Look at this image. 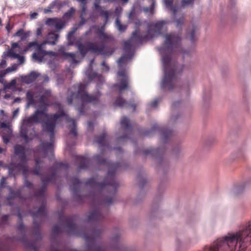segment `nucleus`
<instances>
[{
    "instance_id": "obj_36",
    "label": "nucleus",
    "mask_w": 251,
    "mask_h": 251,
    "mask_svg": "<svg viewBox=\"0 0 251 251\" xmlns=\"http://www.w3.org/2000/svg\"><path fill=\"white\" fill-rule=\"evenodd\" d=\"M64 55L66 57H70L72 59V63L75 64L79 62L77 60H76V55L74 53L72 52H68L64 53Z\"/></svg>"
},
{
    "instance_id": "obj_30",
    "label": "nucleus",
    "mask_w": 251,
    "mask_h": 251,
    "mask_svg": "<svg viewBox=\"0 0 251 251\" xmlns=\"http://www.w3.org/2000/svg\"><path fill=\"white\" fill-rule=\"evenodd\" d=\"M99 38L101 40L102 42L103 43L111 42L114 40V38L112 35L108 34L106 33L103 34L101 36H99Z\"/></svg>"
},
{
    "instance_id": "obj_15",
    "label": "nucleus",
    "mask_w": 251,
    "mask_h": 251,
    "mask_svg": "<svg viewBox=\"0 0 251 251\" xmlns=\"http://www.w3.org/2000/svg\"><path fill=\"white\" fill-rule=\"evenodd\" d=\"M121 127L123 128L126 132V134L118 138V141L121 142L122 141H124L125 139L128 138L127 134L131 133L132 132V126L130 123L129 119L126 116H124L122 118L120 122Z\"/></svg>"
},
{
    "instance_id": "obj_45",
    "label": "nucleus",
    "mask_w": 251,
    "mask_h": 251,
    "mask_svg": "<svg viewBox=\"0 0 251 251\" xmlns=\"http://www.w3.org/2000/svg\"><path fill=\"white\" fill-rule=\"evenodd\" d=\"M9 217V215H4L1 218V221L0 222V224H5L7 222L8 220V218Z\"/></svg>"
},
{
    "instance_id": "obj_51",
    "label": "nucleus",
    "mask_w": 251,
    "mask_h": 251,
    "mask_svg": "<svg viewBox=\"0 0 251 251\" xmlns=\"http://www.w3.org/2000/svg\"><path fill=\"white\" fill-rule=\"evenodd\" d=\"M16 58L18 59L20 64L23 63L25 61L24 57L23 56H21L19 54V56H18Z\"/></svg>"
},
{
    "instance_id": "obj_17",
    "label": "nucleus",
    "mask_w": 251,
    "mask_h": 251,
    "mask_svg": "<svg viewBox=\"0 0 251 251\" xmlns=\"http://www.w3.org/2000/svg\"><path fill=\"white\" fill-rule=\"evenodd\" d=\"M81 182L76 177H73L71 180L70 188L73 192V196L77 200L80 198L79 195V190L80 189Z\"/></svg>"
},
{
    "instance_id": "obj_63",
    "label": "nucleus",
    "mask_w": 251,
    "mask_h": 251,
    "mask_svg": "<svg viewBox=\"0 0 251 251\" xmlns=\"http://www.w3.org/2000/svg\"><path fill=\"white\" fill-rule=\"evenodd\" d=\"M177 118H174L173 116H172L171 118V120L172 121H175Z\"/></svg>"
},
{
    "instance_id": "obj_16",
    "label": "nucleus",
    "mask_w": 251,
    "mask_h": 251,
    "mask_svg": "<svg viewBox=\"0 0 251 251\" xmlns=\"http://www.w3.org/2000/svg\"><path fill=\"white\" fill-rule=\"evenodd\" d=\"M104 218L102 210L99 208L92 211L88 217L89 223H93L95 225L99 224Z\"/></svg>"
},
{
    "instance_id": "obj_58",
    "label": "nucleus",
    "mask_w": 251,
    "mask_h": 251,
    "mask_svg": "<svg viewBox=\"0 0 251 251\" xmlns=\"http://www.w3.org/2000/svg\"><path fill=\"white\" fill-rule=\"evenodd\" d=\"M19 112V109H17L16 110H15L13 112V117H15L17 116V115L18 114Z\"/></svg>"
},
{
    "instance_id": "obj_56",
    "label": "nucleus",
    "mask_w": 251,
    "mask_h": 251,
    "mask_svg": "<svg viewBox=\"0 0 251 251\" xmlns=\"http://www.w3.org/2000/svg\"><path fill=\"white\" fill-rule=\"evenodd\" d=\"M93 29H94V28H93L92 26L90 27V29L88 31H87L85 34H84V36H86L87 35H89L90 34L91 32V31Z\"/></svg>"
},
{
    "instance_id": "obj_32",
    "label": "nucleus",
    "mask_w": 251,
    "mask_h": 251,
    "mask_svg": "<svg viewBox=\"0 0 251 251\" xmlns=\"http://www.w3.org/2000/svg\"><path fill=\"white\" fill-rule=\"evenodd\" d=\"M116 26L118 30L121 32H125L127 28V25L122 24L118 19L116 21Z\"/></svg>"
},
{
    "instance_id": "obj_53",
    "label": "nucleus",
    "mask_w": 251,
    "mask_h": 251,
    "mask_svg": "<svg viewBox=\"0 0 251 251\" xmlns=\"http://www.w3.org/2000/svg\"><path fill=\"white\" fill-rule=\"evenodd\" d=\"M12 27H11L10 26V22H8L7 24L6 25V26H5V28L7 30V32L8 33H9L11 31V30L12 29Z\"/></svg>"
},
{
    "instance_id": "obj_42",
    "label": "nucleus",
    "mask_w": 251,
    "mask_h": 251,
    "mask_svg": "<svg viewBox=\"0 0 251 251\" xmlns=\"http://www.w3.org/2000/svg\"><path fill=\"white\" fill-rule=\"evenodd\" d=\"M7 55L10 57L16 58L18 56H19V54L17 53L13 50H10L7 52Z\"/></svg>"
},
{
    "instance_id": "obj_27",
    "label": "nucleus",
    "mask_w": 251,
    "mask_h": 251,
    "mask_svg": "<svg viewBox=\"0 0 251 251\" xmlns=\"http://www.w3.org/2000/svg\"><path fill=\"white\" fill-rule=\"evenodd\" d=\"M161 135L164 142L166 143L173 135V132L169 129H163L161 131Z\"/></svg>"
},
{
    "instance_id": "obj_49",
    "label": "nucleus",
    "mask_w": 251,
    "mask_h": 251,
    "mask_svg": "<svg viewBox=\"0 0 251 251\" xmlns=\"http://www.w3.org/2000/svg\"><path fill=\"white\" fill-rule=\"evenodd\" d=\"M6 75L4 72L1 71L0 72V83H2L3 81V77Z\"/></svg>"
},
{
    "instance_id": "obj_61",
    "label": "nucleus",
    "mask_w": 251,
    "mask_h": 251,
    "mask_svg": "<svg viewBox=\"0 0 251 251\" xmlns=\"http://www.w3.org/2000/svg\"><path fill=\"white\" fill-rule=\"evenodd\" d=\"M1 126L2 128H5V127H7L8 126V125L4 123H1Z\"/></svg>"
},
{
    "instance_id": "obj_64",
    "label": "nucleus",
    "mask_w": 251,
    "mask_h": 251,
    "mask_svg": "<svg viewBox=\"0 0 251 251\" xmlns=\"http://www.w3.org/2000/svg\"><path fill=\"white\" fill-rule=\"evenodd\" d=\"M84 22L82 20L80 23H79V25H83L84 24Z\"/></svg>"
},
{
    "instance_id": "obj_40",
    "label": "nucleus",
    "mask_w": 251,
    "mask_h": 251,
    "mask_svg": "<svg viewBox=\"0 0 251 251\" xmlns=\"http://www.w3.org/2000/svg\"><path fill=\"white\" fill-rule=\"evenodd\" d=\"M27 172H28V170L25 171V175H24V174L23 173V176L25 177V181H24V185L27 188H31L32 187L33 184L32 182H31L30 181H28L27 179V176H26V174H27Z\"/></svg>"
},
{
    "instance_id": "obj_23",
    "label": "nucleus",
    "mask_w": 251,
    "mask_h": 251,
    "mask_svg": "<svg viewBox=\"0 0 251 251\" xmlns=\"http://www.w3.org/2000/svg\"><path fill=\"white\" fill-rule=\"evenodd\" d=\"M39 74L35 72H32L29 75L22 77V80L26 84H30L34 81Z\"/></svg>"
},
{
    "instance_id": "obj_50",
    "label": "nucleus",
    "mask_w": 251,
    "mask_h": 251,
    "mask_svg": "<svg viewBox=\"0 0 251 251\" xmlns=\"http://www.w3.org/2000/svg\"><path fill=\"white\" fill-rule=\"evenodd\" d=\"M88 127L89 129H91V130H93L94 127V123L92 121H88Z\"/></svg>"
},
{
    "instance_id": "obj_5",
    "label": "nucleus",
    "mask_w": 251,
    "mask_h": 251,
    "mask_svg": "<svg viewBox=\"0 0 251 251\" xmlns=\"http://www.w3.org/2000/svg\"><path fill=\"white\" fill-rule=\"evenodd\" d=\"M31 215L34 220L33 224L34 226L33 234L36 236V240L32 242L27 240L25 236L26 229L22 222L18 225L17 229L23 235V237L20 239V241L24 244L25 248L28 250L38 251L39 247L38 244V241L41 240L42 239L40 225L47 216L46 201L45 200L43 201L42 205L36 212H31Z\"/></svg>"
},
{
    "instance_id": "obj_18",
    "label": "nucleus",
    "mask_w": 251,
    "mask_h": 251,
    "mask_svg": "<svg viewBox=\"0 0 251 251\" xmlns=\"http://www.w3.org/2000/svg\"><path fill=\"white\" fill-rule=\"evenodd\" d=\"M38 97V93L34 90H29L26 93V98L28 106L35 105L37 103L35 99Z\"/></svg>"
},
{
    "instance_id": "obj_46",
    "label": "nucleus",
    "mask_w": 251,
    "mask_h": 251,
    "mask_svg": "<svg viewBox=\"0 0 251 251\" xmlns=\"http://www.w3.org/2000/svg\"><path fill=\"white\" fill-rule=\"evenodd\" d=\"M158 102L159 100L158 99H155L150 103L149 105L151 108H155L157 106Z\"/></svg>"
},
{
    "instance_id": "obj_60",
    "label": "nucleus",
    "mask_w": 251,
    "mask_h": 251,
    "mask_svg": "<svg viewBox=\"0 0 251 251\" xmlns=\"http://www.w3.org/2000/svg\"><path fill=\"white\" fill-rule=\"evenodd\" d=\"M97 75H98V74L97 73H94L91 76H90L89 77L90 78H94L96 77L97 76Z\"/></svg>"
},
{
    "instance_id": "obj_44",
    "label": "nucleus",
    "mask_w": 251,
    "mask_h": 251,
    "mask_svg": "<svg viewBox=\"0 0 251 251\" xmlns=\"http://www.w3.org/2000/svg\"><path fill=\"white\" fill-rule=\"evenodd\" d=\"M77 0L82 4V6H81L82 12L84 13L86 10V5L87 3V0Z\"/></svg>"
},
{
    "instance_id": "obj_25",
    "label": "nucleus",
    "mask_w": 251,
    "mask_h": 251,
    "mask_svg": "<svg viewBox=\"0 0 251 251\" xmlns=\"http://www.w3.org/2000/svg\"><path fill=\"white\" fill-rule=\"evenodd\" d=\"M164 2L166 7L173 12L174 15H175L179 7L177 5L173 4V0H165Z\"/></svg>"
},
{
    "instance_id": "obj_37",
    "label": "nucleus",
    "mask_w": 251,
    "mask_h": 251,
    "mask_svg": "<svg viewBox=\"0 0 251 251\" xmlns=\"http://www.w3.org/2000/svg\"><path fill=\"white\" fill-rule=\"evenodd\" d=\"M194 0H181V7L183 8L188 5L193 6Z\"/></svg>"
},
{
    "instance_id": "obj_6",
    "label": "nucleus",
    "mask_w": 251,
    "mask_h": 251,
    "mask_svg": "<svg viewBox=\"0 0 251 251\" xmlns=\"http://www.w3.org/2000/svg\"><path fill=\"white\" fill-rule=\"evenodd\" d=\"M72 88L74 90L77 89V92L76 93L71 92V89H68V96L67 98V102L68 104H72L74 100L79 99L81 102V105L78 108V111L80 114H83L84 113V107L85 104L92 103L93 105H97L100 103L101 93L98 91L95 94H88L86 91L87 84L79 83L74 85Z\"/></svg>"
},
{
    "instance_id": "obj_55",
    "label": "nucleus",
    "mask_w": 251,
    "mask_h": 251,
    "mask_svg": "<svg viewBox=\"0 0 251 251\" xmlns=\"http://www.w3.org/2000/svg\"><path fill=\"white\" fill-rule=\"evenodd\" d=\"M38 16V13L36 12H33L30 14V18L32 19H36Z\"/></svg>"
},
{
    "instance_id": "obj_24",
    "label": "nucleus",
    "mask_w": 251,
    "mask_h": 251,
    "mask_svg": "<svg viewBox=\"0 0 251 251\" xmlns=\"http://www.w3.org/2000/svg\"><path fill=\"white\" fill-rule=\"evenodd\" d=\"M199 30L197 25H192L191 28L188 29L186 33V38L190 39L192 42H195L196 40V33Z\"/></svg>"
},
{
    "instance_id": "obj_52",
    "label": "nucleus",
    "mask_w": 251,
    "mask_h": 251,
    "mask_svg": "<svg viewBox=\"0 0 251 251\" xmlns=\"http://www.w3.org/2000/svg\"><path fill=\"white\" fill-rule=\"evenodd\" d=\"M5 182H6L5 178L4 177H2L0 180V185L1 187H4V185L5 183Z\"/></svg>"
},
{
    "instance_id": "obj_35",
    "label": "nucleus",
    "mask_w": 251,
    "mask_h": 251,
    "mask_svg": "<svg viewBox=\"0 0 251 251\" xmlns=\"http://www.w3.org/2000/svg\"><path fill=\"white\" fill-rule=\"evenodd\" d=\"M54 167L57 169H65L67 170L69 168V165L66 162H56Z\"/></svg>"
},
{
    "instance_id": "obj_3",
    "label": "nucleus",
    "mask_w": 251,
    "mask_h": 251,
    "mask_svg": "<svg viewBox=\"0 0 251 251\" xmlns=\"http://www.w3.org/2000/svg\"><path fill=\"white\" fill-rule=\"evenodd\" d=\"M93 159L97 164L105 165L108 168L107 176L100 183L98 182L96 178H91L86 182V185L100 191L107 190L109 196H106L101 202L105 204H111L113 202L116 190L119 187V183L115 179V174L116 172L122 169V165L121 163H113L108 161L104 158L102 154L94 155Z\"/></svg>"
},
{
    "instance_id": "obj_43",
    "label": "nucleus",
    "mask_w": 251,
    "mask_h": 251,
    "mask_svg": "<svg viewBox=\"0 0 251 251\" xmlns=\"http://www.w3.org/2000/svg\"><path fill=\"white\" fill-rule=\"evenodd\" d=\"M157 128H158L157 126H154L151 128V129L150 130L146 131L144 133V135H146V136H151L152 132H153L154 131H155Z\"/></svg>"
},
{
    "instance_id": "obj_2",
    "label": "nucleus",
    "mask_w": 251,
    "mask_h": 251,
    "mask_svg": "<svg viewBox=\"0 0 251 251\" xmlns=\"http://www.w3.org/2000/svg\"><path fill=\"white\" fill-rule=\"evenodd\" d=\"M181 37L178 34L170 33L165 35V41L162 47L157 48L162 56L164 77L161 83L163 89L172 91L177 81V75L184 69L183 65L179 64L173 58L174 54L180 52L183 58L190 55L189 51L183 50L181 47Z\"/></svg>"
},
{
    "instance_id": "obj_13",
    "label": "nucleus",
    "mask_w": 251,
    "mask_h": 251,
    "mask_svg": "<svg viewBox=\"0 0 251 251\" xmlns=\"http://www.w3.org/2000/svg\"><path fill=\"white\" fill-rule=\"evenodd\" d=\"M52 168L50 169V172H51V175L49 177H41V180L43 183V185L41 188L37 190L35 193V196L36 197L44 198L45 192L46 191L48 183L51 182L52 183H55L56 179V173L54 171H52Z\"/></svg>"
},
{
    "instance_id": "obj_14",
    "label": "nucleus",
    "mask_w": 251,
    "mask_h": 251,
    "mask_svg": "<svg viewBox=\"0 0 251 251\" xmlns=\"http://www.w3.org/2000/svg\"><path fill=\"white\" fill-rule=\"evenodd\" d=\"M117 75L121 77V79L119 80V83L115 84L113 86L117 88L121 93L122 91L128 88V77L124 68H120L118 72Z\"/></svg>"
},
{
    "instance_id": "obj_28",
    "label": "nucleus",
    "mask_w": 251,
    "mask_h": 251,
    "mask_svg": "<svg viewBox=\"0 0 251 251\" xmlns=\"http://www.w3.org/2000/svg\"><path fill=\"white\" fill-rule=\"evenodd\" d=\"M10 195L8 197V200H10L16 198H20L21 196V191L18 189L16 191L13 190L12 188H9Z\"/></svg>"
},
{
    "instance_id": "obj_7",
    "label": "nucleus",
    "mask_w": 251,
    "mask_h": 251,
    "mask_svg": "<svg viewBox=\"0 0 251 251\" xmlns=\"http://www.w3.org/2000/svg\"><path fill=\"white\" fill-rule=\"evenodd\" d=\"M77 29V26L73 27L68 33L67 39L70 45H75V46L83 58L85 57L88 51L104 55H110L113 53L114 51L113 50H109L103 45L98 46L96 43L91 42H88L86 45H85L82 43L81 38H79L75 42L74 34Z\"/></svg>"
},
{
    "instance_id": "obj_54",
    "label": "nucleus",
    "mask_w": 251,
    "mask_h": 251,
    "mask_svg": "<svg viewBox=\"0 0 251 251\" xmlns=\"http://www.w3.org/2000/svg\"><path fill=\"white\" fill-rule=\"evenodd\" d=\"M101 66H102L103 67H104L105 68V70L106 71H108L109 69V67L108 66V65L106 64V62L103 61L102 63H101Z\"/></svg>"
},
{
    "instance_id": "obj_22",
    "label": "nucleus",
    "mask_w": 251,
    "mask_h": 251,
    "mask_svg": "<svg viewBox=\"0 0 251 251\" xmlns=\"http://www.w3.org/2000/svg\"><path fill=\"white\" fill-rule=\"evenodd\" d=\"M106 134L105 133H102L101 134L95 137V142L99 145L101 151L103 150V148L109 147L108 145L106 143Z\"/></svg>"
},
{
    "instance_id": "obj_12",
    "label": "nucleus",
    "mask_w": 251,
    "mask_h": 251,
    "mask_svg": "<svg viewBox=\"0 0 251 251\" xmlns=\"http://www.w3.org/2000/svg\"><path fill=\"white\" fill-rule=\"evenodd\" d=\"M166 24L167 22L166 21L162 20L157 21L154 24H151L149 25L147 33L143 36L145 40L147 41L160 34L164 26Z\"/></svg>"
},
{
    "instance_id": "obj_57",
    "label": "nucleus",
    "mask_w": 251,
    "mask_h": 251,
    "mask_svg": "<svg viewBox=\"0 0 251 251\" xmlns=\"http://www.w3.org/2000/svg\"><path fill=\"white\" fill-rule=\"evenodd\" d=\"M3 141L5 144H7L9 142V139L7 137L3 136Z\"/></svg>"
},
{
    "instance_id": "obj_33",
    "label": "nucleus",
    "mask_w": 251,
    "mask_h": 251,
    "mask_svg": "<svg viewBox=\"0 0 251 251\" xmlns=\"http://www.w3.org/2000/svg\"><path fill=\"white\" fill-rule=\"evenodd\" d=\"M75 9L74 7H71L70 9L64 13L63 15V18L68 19H70L75 14Z\"/></svg>"
},
{
    "instance_id": "obj_38",
    "label": "nucleus",
    "mask_w": 251,
    "mask_h": 251,
    "mask_svg": "<svg viewBox=\"0 0 251 251\" xmlns=\"http://www.w3.org/2000/svg\"><path fill=\"white\" fill-rule=\"evenodd\" d=\"M18 68V65L16 64H13L11 67H8L5 70H3V71L5 73V75L11 73L13 71H15L17 70Z\"/></svg>"
},
{
    "instance_id": "obj_48",
    "label": "nucleus",
    "mask_w": 251,
    "mask_h": 251,
    "mask_svg": "<svg viewBox=\"0 0 251 251\" xmlns=\"http://www.w3.org/2000/svg\"><path fill=\"white\" fill-rule=\"evenodd\" d=\"M7 66L6 61L5 59H2L0 63V67L4 68Z\"/></svg>"
},
{
    "instance_id": "obj_8",
    "label": "nucleus",
    "mask_w": 251,
    "mask_h": 251,
    "mask_svg": "<svg viewBox=\"0 0 251 251\" xmlns=\"http://www.w3.org/2000/svg\"><path fill=\"white\" fill-rule=\"evenodd\" d=\"M59 38V34L55 32H49L47 36L46 40L41 44H38L37 42H31L28 43L27 47L30 49L33 47H36L34 52L32 54L34 59L38 62H42L44 57L48 55L50 57H55L57 53L52 51H46L45 50L46 44L54 45L56 44Z\"/></svg>"
},
{
    "instance_id": "obj_47",
    "label": "nucleus",
    "mask_w": 251,
    "mask_h": 251,
    "mask_svg": "<svg viewBox=\"0 0 251 251\" xmlns=\"http://www.w3.org/2000/svg\"><path fill=\"white\" fill-rule=\"evenodd\" d=\"M43 32V27L40 26L36 29V34L37 37L42 36Z\"/></svg>"
},
{
    "instance_id": "obj_26",
    "label": "nucleus",
    "mask_w": 251,
    "mask_h": 251,
    "mask_svg": "<svg viewBox=\"0 0 251 251\" xmlns=\"http://www.w3.org/2000/svg\"><path fill=\"white\" fill-rule=\"evenodd\" d=\"M143 152L145 155H151L156 157H158L162 154L159 149H148L144 150Z\"/></svg>"
},
{
    "instance_id": "obj_19",
    "label": "nucleus",
    "mask_w": 251,
    "mask_h": 251,
    "mask_svg": "<svg viewBox=\"0 0 251 251\" xmlns=\"http://www.w3.org/2000/svg\"><path fill=\"white\" fill-rule=\"evenodd\" d=\"M113 105L115 106H118L120 107H131L133 109V110H135L136 105L134 103H129L121 96L118 97L113 102Z\"/></svg>"
},
{
    "instance_id": "obj_11",
    "label": "nucleus",
    "mask_w": 251,
    "mask_h": 251,
    "mask_svg": "<svg viewBox=\"0 0 251 251\" xmlns=\"http://www.w3.org/2000/svg\"><path fill=\"white\" fill-rule=\"evenodd\" d=\"M145 41L143 36L140 35L139 31L136 30L133 32L131 38L124 43V51L125 53L132 55L131 49L132 46L139 43L142 44Z\"/></svg>"
},
{
    "instance_id": "obj_34",
    "label": "nucleus",
    "mask_w": 251,
    "mask_h": 251,
    "mask_svg": "<svg viewBox=\"0 0 251 251\" xmlns=\"http://www.w3.org/2000/svg\"><path fill=\"white\" fill-rule=\"evenodd\" d=\"M14 36L20 37L21 39L23 40L27 37V35L25 32L24 29H20L18 30L14 34Z\"/></svg>"
},
{
    "instance_id": "obj_39",
    "label": "nucleus",
    "mask_w": 251,
    "mask_h": 251,
    "mask_svg": "<svg viewBox=\"0 0 251 251\" xmlns=\"http://www.w3.org/2000/svg\"><path fill=\"white\" fill-rule=\"evenodd\" d=\"M52 231L54 234L58 235L62 232V229L59 225H56L52 227Z\"/></svg>"
},
{
    "instance_id": "obj_31",
    "label": "nucleus",
    "mask_w": 251,
    "mask_h": 251,
    "mask_svg": "<svg viewBox=\"0 0 251 251\" xmlns=\"http://www.w3.org/2000/svg\"><path fill=\"white\" fill-rule=\"evenodd\" d=\"M106 25V24H105V23H104L103 25L101 26L100 27H98L96 25L92 26V27L95 29V33L98 34V36H101L103 34L105 33L104 30L105 26Z\"/></svg>"
},
{
    "instance_id": "obj_62",
    "label": "nucleus",
    "mask_w": 251,
    "mask_h": 251,
    "mask_svg": "<svg viewBox=\"0 0 251 251\" xmlns=\"http://www.w3.org/2000/svg\"><path fill=\"white\" fill-rule=\"evenodd\" d=\"M177 103V102H175L172 104V106L173 108H175L176 106Z\"/></svg>"
},
{
    "instance_id": "obj_29",
    "label": "nucleus",
    "mask_w": 251,
    "mask_h": 251,
    "mask_svg": "<svg viewBox=\"0 0 251 251\" xmlns=\"http://www.w3.org/2000/svg\"><path fill=\"white\" fill-rule=\"evenodd\" d=\"M132 55L131 54H127L125 53L122 55L118 60V63L120 67H121L123 65L126 64L128 59L131 58Z\"/></svg>"
},
{
    "instance_id": "obj_41",
    "label": "nucleus",
    "mask_w": 251,
    "mask_h": 251,
    "mask_svg": "<svg viewBox=\"0 0 251 251\" xmlns=\"http://www.w3.org/2000/svg\"><path fill=\"white\" fill-rule=\"evenodd\" d=\"M184 17L182 16L180 17L179 19L176 20L175 22L176 23V26L177 27H181L183 24L184 23Z\"/></svg>"
},
{
    "instance_id": "obj_4",
    "label": "nucleus",
    "mask_w": 251,
    "mask_h": 251,
    "mask_svg": "<svg viewBox=\"0 0 251 251\" xmlns=\"http://www.w3.org/2000/svg\"><path fill=\"white\" fill-rule=\"evenodd\" d=\"M251 237V221L244 226L236 233L229 234L223 239H219L214 242L205 251H240L245 247L243 245L245 239Z\"/></svg>"
},
{
    "instance_id": "obj_1",
    "label": "nucleus",
    "mask_w": 251,
    "mask_h": 251,
    "mask_svg": "<svg viewBox=\"0 0 251 251\" xmlns=\"http://www.w3.org/2000/svg\"><path fill=\"white\" fill-rule=\"evenodd\" d=\"M51 92L50 90H45L40 97L39 101L40 103L39 107L40 110H36L29 117L23 120L21 127L20 135L27 140L28 136H32L35 134L33 127L34 124L42 123L43 129L50 133V139L54 138V129L57 120L62 117H66V122L71 123L72 126H69L70 133L75 137L77 136L76 124L75 120L69 117L65 113L63 106L58 102L54 103V107L57 109L55 114H49L47 113L48 106L49 104L48 100L51 97Z\"/></svg>"
},
{
    "instance_id": "obj_10",
    "label": "nucleus",
    "mask_w": 251,
    "mask_h": 251,
    "mask_svg": "<svg viewBox=\"0 0 251 251\" xmlns=\"http://www.w3.org/2000/svg\"><path fill=\"white\" fill-rule=\"evenodd\" d=\"M14 153L18 156L20 162L18 164H11L9 167V174L10 175L15 176V173L14 172L16 168H22L23 171L24 175L25 174V171L28 169V166L26 163L28 161L26 152H28L30 150L25 148L23 146L21 145H16L14 147Z\"/></svg>"
},
{
    "instance_id": "obj_21",
    "label": "nucleus",
    "mask_w": 251,
    "mask_h": 251,
    "mask_svg": "<svg viewBox=\"0 0 251 251\" xmlns=\"http://www.w3.org/2000/svg\"><path fill=\"white\" fill-rule=\"evenodd\" d=\"M46 24L49 25H53L55 29L60 30L65 26V24L61 20L57 19H48Z\"/></svg>"
},
{
    "instance_id": "obj_9",
    "label": "nucleus",
    "mask_w": 251,
    "mask_h": 251,
    "mask_svg": "<svg viewBox=\"0 0 251 251\" xmlns=\"http://www.w3.org/2000/svg\"><path fill=\"white\" fill-rule=\"evenodd\" d=\"M54 139H51L50 142H44L42 143L34 151V160L35 162V167L30 170V173L33 175L39 176L40 178L41 177H44L43 176L41 172V168L40 167V164L42 162L41 158L38 157V155L40 156L41 157L44 158L47 156L48 153H52L53 149V141Z\"/></svg>"
},
{
    "instance_id": "obj_20",
    "label": "nucleus",
    "mask_w": 251,
    "mask_h": 251,
    "mask_svg": "<svg viewBox=\"0 0 251 251\" xmlns=\"http://www.w3.org/2000/svg\"><path fill=\"white\" fill-rule=\"evenodd\" d=\"M76 162L78 164L79 169H85L88 167L90 160L82 156H77L75 158Z\"/></svg>"
},
{
    "instance_id": "obj_59",
    "label": "nucleus",
    "mask_w": 251,
    "mask_h": 251,
    "mask_svg": "<svg viewBox=\"0 0 251 251\" xmlns=\"http://www.w3.org/2000/svg\"><path fill=\"white\" fill-rule=\"evenodd\" d=\"M19 45L17 43H13L11 45V47L12 49H14L17 48Z\"/></svg>"
}]
</instances>
